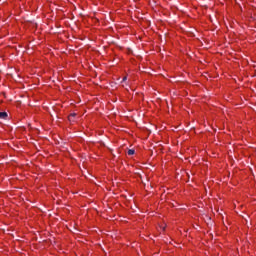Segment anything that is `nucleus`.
Wrapping results in <instances>:
<instances>
[{"label": "nucleus", "instance_id": "obj_1", "mask_svg": "<svg viewBox=\"0 0 256 256\" xmlns=\"http://www.w3.org/2000/svg\"><path fill=\"white\" fill-rule=\"evenodd\" d=\"M8 114L7 112H0V119H7Z\"/></svg>", "mask_w": 256, "mask_h": 256}, {"label": "nucleus", "instance_id": "obj_2", "mask_svg": "<svg viewBox=\"0 0 256 256\" xmlns=\"http://www.w3.org/2000/svg\"><path fill=\"white\" fill-rule=\"evenodd\" d=\"M76 116H77L76 113L70 114L69 117H68L69 121H73V117H76Z\"/></svg>", "mask_w": 256, "mask_h": 256}, {"label": "nucleus", "instance_id": "obj_3", "mask_svg": "<svg viewBox=\"0 0 256 256\" xmlns=\"http://www.w3.org/2000/svg\"><path fill=\"white\" fill-rule=\"evenodd\" d=\"M128 155H135V150L134 149H129L128 150Z\"/></svg>", "mask_w": 256, "mask_h": 256}, {"label": "nucleus", "instance_id": "obj_4", "mask_svg": "<svg viewBox=\"0 0 256 256\" xmlns=\"http://www.w3.org/2000/svg\"><path fill=\"white\" fill-rule=\"evenodd\" d=\"M122 81H127V76H125V77L122 79Z\"/></svg>", "mask_w": 256, "mask_h": 256}]
</instances>
